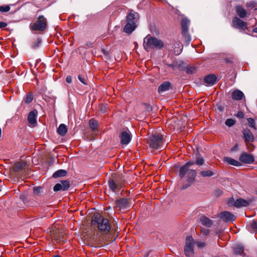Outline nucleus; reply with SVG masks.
<instances>
[{
	"mask_svg": "<svg viewBox=\"0 0 257 257\" xmlns=\"http://www.w3.org/2000/svg\"><path fill=\"white\" fill-rule=\"evenodd\" d=\"M195 162L196 165L202 166L204 163V160L202 157H198Z\"/></svg>",
	"mask_w": 257,
	"mask_h": 257,
	"instance_id": "36",
	"label": "nucleus"
},
{
	"mask_svg": "<svg viewBox=\"0 0 257 257\" xmlns=\"http://www.w3.org/2000/svg\"><path fill=\"white\" fill-rule=\"evenodd\" d=\"M243 138L245 142L247 144L249 142H253L254 141V137L250 130L248 128L243 129L242 131Z\"/></svg>",
	"mask_w": 257,
	"mask_h": 257,
	"instance_id": "14",
	"label": "nucleus"
},
{
	"mask_svg": "<svg viewBox=\"0 0 257 257\" xmlns=\"http://www.w3.org/2000/svg\"><path fill=\"white\" fill-rule=\"evenodd\" d=\"M225 61L227 63H232V61L230 60H229L228 59H225Z\"/></svg>",
	"mask_w": 257,
	"mask_h": 257,
	"instance_id": "54",
	"label": "nucleus"
},
{
	"mask_svg": "<svg viewBox=\"0 0 257 257\" xmlns=\"http://www.w3.org/2000/svg\"><path fill=\"white\" fill-rule=\"evenodd\" d=\"M235 11L237 15L241 19H243L247 16L246 10L240 6H237L235 7Z\"/></svg>",
	"mask_w": 257,
	"mask_h": 257,
	"instance_id": "20",
	"label": "nucleus"
},
{
	"mask_svg": "<svg viewBox=\"0 0 257 257\" xmlns=\"http://www.w3.org/2000/svg\"><path fill=\"white\" fill-rule=\"evenodd\" d=\"M219 217L225 222L233 221L235 220L236 217L228 211L221 212Z\"/></svg>",
	"mask_w": 257,
	"mask_h": 257,
	"instance_id": "15",
	"label": "nucleus"
},
{
	"mask_svg": "<svg viewBox=\"0 0 257 257\" xmlns=\"http://www.w3.org/2000/svg\"><path fill=\"white\" fill-rule=\"evenodd\" d=\"M47 21L43 15L38 17L37 20L30 25V28L33 31H44L47 28Z\"/></svg>",
	"mask_w": 257,
	"mask_h": 257,
	"instance_id": "7",
	"label": "nucleus"
},
{
	"mask_svg": "<svg viewBox=\"0 0 257 257\" xmlns=\"http://www.w3.org/2000/svg\"><path fill=\"white\" fill-rule=\"evenodd\" d=\"M1 134H2V130L0 128V137H1Z\"/></svg>",
	"mask_w": 257,
	"mask_h": 257,
	"instance_id": "60",
	"label": "nucleus"
},
{
	"mask_svg": "<svg viewBox=\"0 0 257 257\" xmlns=\"http://www.w3.org/2000/svg\"><path fill=\"white\" fill-rule=\"evenodd\" d=\"M200 174L203 177H210L213 176L214 173L211 170H204L201 171Z\"/></svg>",
	"mask_w": 257,
	"mask_h": 257,
	"instance_id": "31",
	"label": "nucleus"
},
{
	"mask_svg": "<svg viewBox=\"0 0 257 257\" xmlns=\"http://www.w3.org/2000/svg\"><path fill=\"white\" fill-rule=\"evenodd\" d=\"M38 115V111L36 109L31 110L28 116V121L29 123L33 126L37 124V117Z\"/></svg>",
	"mask_w": 257,
	"mask_h": 257,
	"instance_id": "13",
	"label": "nucleus"
},
{
	"mask_svg": "<svg viewBox=\"0 0 257 257\" xmlns=\"http://www.w3.org/2000/svg\"><path fill=\"white\" fill-rule=\"evenodd\" d=\"M196 176V172L195 170L190 169L188 168L185 169V167L182 166L179 169V176L181 178L186 176L187 183L182 186L181 189L184 190L190 186L194 181Z\"/></svg>",
	"mask_w": 257,
	"mask_h": 257,
	"instance_id": "3",
	"label": "nucleus"
},
{
	"mask_svg": "<svg viewBox=\"0 0 257 257\" xmlns=\"http://www.w3.org/2000/svg\"><path fill=\"white\" fill-rule=\"evenodd\" d=\"M218 109H219L221 111H223V110H224V108H223V107H222V106H220L218 107Z\"/></svg>",
	"mask_w": 257,
	"mask_h": 257,
	"instance_id": "55",
	"label": "nucleus"
},
{
	"mask_svg": "<svg viewBox=\"0 0 257 257\" xmlns=\"http://www.w3.org/2000/svg\"><path fill=\"white\" fill-rule=\"evenodd\" d=\"M239 161L244 164H252L254 161V156L245 152L242 153L239 157Z\"/></svg>",
	"mask_w": 257,
	"mask_h": 257,
	"instance_id": "12",
	"label": "nucleus"
},
{
	"mask_svg": "<svg viewBox=\"0 0 257 257\" xmlns=\"http://www.w3.org/2000/svg\"><path fill=\"white\" fill-rule=\"evenodd\" d=\"M201 232L203 235H207L209 233L210 231L208 229L202 228L201 230Z\"/></svg>",
	"mask_w": 257,
	"mask_h": 257,
	"instance_id": "43",
	"label": "nucleus"
},
{
	"mask_svg": "<svg viewBox=\"0 0 257 257\" xmlns=\"http://www.w3.org/2000/svg\"><path fill=\"white\" fill-rule=\"evenodd\" d=\"M70 186V181L68 180H62L59 183L56 184L53 188L55 192H57L60 190L66 191Z\"/></svg>",
	"mask_w": 257,
	"mask_h": 257,
	"instance_id": "11",
	"label": "nucleus"
},
{
	"mask_svg": "<svg viewBox=\"0 0 257 257\" xmlns=\"http://www.w3.org/2000/svg\"><path fill=\"white\" fill-rule=\"evenodd\" d=\"M78 79L81 82H82L84 85H86L88 84L87 82V79L85 78V76L81 75H79L78 76Z\"/></svg>",
	"mask_w": 257,
	"mask_h": 257,
	"instance_id": "39",
	"label": "nucleus"
},
{
	"mask_svg": "<svg viewBox=\"0 0 257 257\" xmlns=\"http://www.w3.org/2000/svg\"><path fill=\"white\" fill-rule=\"evenodd\" d=\"M197 71V68L195 66H191L188 68L186 70L187 74H194Z\"/></svg>",
	"mask_w": 257,
	"mask_h": 257,
	"instance_id": "35",
	"label": "nucleus"
},
{
	"mask_svg": "<svg viewBox=\"0 0 257 257\" xmlns=\"http://www.w3.org/2000/svg\"><path fill=\"white\" fill-rule=\"evenodd\" d=\"M33 100V95L32 93H28L24 98V101L27 103L29 104L32 102Z\"/></svg>",
	"mask_w": 257,
	"mask_h": 257,
	"instance_id": "32",
	"label": "nucleus"
},
{
	"mask_svg": "<svg viewBox=\"0 0 257 257\" xmlns=\"http://www.w3.org/2000/svg\"><path fill=\"white\" fill-rule=\"evenodd\" d=\"M66 80L68 83H71L72 82V78H71V76H67Z\"/></svg>",
	"mask_w": 257,
	"mask_h": 257,
	"instance_id": "48",
	"label": "nucleus"
},
{
	"mask_svg": "<svg viewBox=\"0 0 257 257\" xmlns=\"http://www.w3.org/2000/svg\"><path fill=\"white\" fill-rule=\"evenodd\" d=\"M109 187L110 189L113 191L115 192V191L118 189H120L121 187L119 186V185L115 183L113 180H111L110 179L108 182Z\"/></svg>",
	"mask_w": 257,
	"mask_h": 257,
	"instance_id": "29",
	"label": "nucleus"
},
{
	"mask_svg": "<svg viewBox=\"0 0 257 257\" xmlns=\"http://www.w3.org/2000/svg\"><path fill=\"white\" fill-rule=\"evenodd\" d=\"M171 87V83L169 81H165L161 84L158 87V92L161 93L163 92L169 90Z\"/></svg>",
	"mask_w": 257,
	"mask_h": 257,
	"instance_id": "21",
	"label": "nucleus"
},
{
	"mask_svg": "<svg viewBox=\"0 0 257 257\" xmlns=\"http://www.w3.org/2000/svg\"><path fill=\"white\" fill-rule=\"evenodd\" d=\"M101 111H102L103 113H104V112H105V109H102V108H101Z\"/></svg>",
	"mask_w": 257,
	"mask_h": 257,
	"instance_id": "58",
	"label": "nucleus"
},
{
	"mask_svg": "<svg viewBox=\"0 0 257 257\" xmlns=\"http://www.w3.org/2000/svg\"><path fill=\"white\" fill-rule=\"evenodd\" d=\"M244 247L241 245H236L234 248V253L236 255H245Z\"/></svg>",
	"mask_w": 257,
	"mask_h": 257,
	"instance_id": "24",
	"label": "nucleus"
},
{
	"mask_svg": "<svg viewBox=\"0 0 257 257\" xmlns=\"http://www.w3.org/2000/svg\"><path fill=\"white\" fill-rule=\"evenodd\" d=\"M90 128L93 131L97 130L99 126L98 122L94 118H91L89 121Z\"/></svg>",
	"mask_w": 257,
	"mask_h": 257,
	"instance_id": "27",
	"label": "nucleus"
},
{
	"mask_svg": "<svg viewBox=\"0 0 257 257\" xmlns=\"http://www.w3.org/2000/svg\"><path fill=\"white\" fill-rule=\"evenodd\" d=\"M115 205L114 208L116 210L126 209L131 206L130 203L127 199L121 198L115 201Z\"/></svg>",
	"mask_w": 257,
	"mask_h": 257,
	"instance_id": "9",
	"label": "nucleus"
},
{
	"mask_svg": "<svg viewBox=\"0 0 257 257\" xmlns=\"http://www.w3.org/2000/svg\"><path fill=\"white\" fill-rule=\"evenodd\" d=\"M53 257H61L59 255H55Z\"/></svg>",
	"mask_w": 257,
	"mask_h": 257,
	"instance_id": "59",
	"label": "nucleus"
},
{
	"mask_svg": "<svg viewBox=\"0 0 257 257\" xmlns=\"http://www.w3.org/2000/svg\"><path fill=\"white\" fill-rule=\"evenodd\" d=\"M7 25H8V24L7 23L0 21V29L5 28V27H7Z\"/></svg>",
	"mask_w": 257,
	"mask_h": 257,
	"instance_id": "46",
	"label": "nucleus"
},
{
	"mask_svg": "<svg viewBox=\"0 0 257 257\" xmlns=\"http://www.w3.org/2000/svg\"><path fill=\"white\" fill-rule=\"evenodd\" d=\"M199 220L203 226L207 227H210L213 224L212 220L203 215L199 217Z\"/></svg>",
	"mask_w": 257,
	"mask_h": 257,
	"instance_id": "17",
	"label": "nucleus"
},
{
	"mask_svg": "<svg viewBox=\"0 0 257 257\" xmlns=\"http://www.w3.org/2000/svg\"><path fill=\"white\" fill-rule=\"evenodd\" d=\"M120 143L123 145H127L131 140V137L128 132L122 131L119 135Z\"/></svg>",
	"mask_w": 257,
	"mask_h": 257,
	"instance_id": "16",
	"label": "nucleus"
},
{
	"mask_svg": "<svg viewBox=\"0 0 257 257\" xmlns=\"http://www.w3.org/2000/svg\"><path fill=\"white\" fill-rule=\"evenodd\" d=\"M147 144L154 150H159L164 147V140L163 135L156 133L151 135L147 139Z\"/></svg>",
	"mask_w": 257,
	"mask_h": 257,
	"instance_id": "4",
	"label": "nucleus"
},
{
	"mask_svg": "<svg viewBox=\"0 0 257 257\" xmlns=\"http://www.w3.org/2000/svg\"><path fill=\"white\" fill-rule=\"evenodd\" d=\"M217 80L216 76L214 74H209L204 78V82L209 85H214Z\"/></svg>",
	"mask_w": 257,
	"mask_h": 257,
	"instance_id": "18",
	"label": "nucleus"
},
{
	"mask_svg": "<svg viewBox=\"0 0 257 257\" xmlns=\"http://www.w3.org/2000/svg\"><path fill=\"white\" fill-rule=\"evenodd\" d=\"M232 26L234 28L242 30L247 29V23L236 16L232 19Z\"/></svg>",
	"mask_w": 257,
	"mask_h": 257,
	"instance_id": "10",
	"label": "nucleus"
},
{
	"mask_svg": "<svg viewBox=\"0 0 257 257\" xmlns=\"http://www.w3.org/2000/svg\"><path fill=\"white\" fill-rule=\"evenodd\" d=\"M250 227L252 228L254 232H257V220H253L250 223Z\"/></svg>",
	"mask_w": 257,
	"mask_h": 257,
	"instance_id": "37",
	"label": "nucleus"
},
{
	"mask_svg": "<svg viewBox=\"0 0 257 257\" xmlns=\"http://www.w3.org/2000/svg\"><path fill=\"white\" fill-rule=\"evenodd\" d=\"M252 32L254 33H257V27L254 28L252 30Z\"/></svg>",
	"mask_w": 257,
	"mask_h": 257,
	"instance_id": "57",
	"label": "nucleus"
},
{
	"mask_svg": "<svg viewBox=\"0 0 257 257\" xmlns=\"http://www.w3.org/2000/svg\"><path fill=\"white\" fill-rule=\"evenodd\" d=\"M102 52L105 55H108V52L105 51L104 49L102 50Z\"/></svg>",
	"mask_w": 257,
	"mask_h": 257,
	"instance_id": "56",
	"label": "nucleus"
},
{
	"mask_svg": "<svg viewBox=\"0 0 257 257\" xmlns=\"http://www.w3.org/2000/svg\"><path fill=\"white\" fill-rule=\"evenodd\" d=\"M57 132L61 136H64L67 132L66 125L64 124H61L57 128Z\"/></svg>",
	"mask_w": 257,
	"mask_h": 257,
	"instance_id": "25",
	"label": "nucleus"
},
{
	"mask_svg": "<svg viewBox=\"0 0 257 257\" xmlns=\"http://www.w3.org/2000/svg\"><path fill=\"white\" fill-rule=\"evenodd\" d=\"M91 223L94 228H97L102 234H107L111 228L109 220L97 212L93 214Z\"/></svg>",
	"mask_w": 257,
	"mask_h": 257,
	"instance_id": "1",
	"label": "nucleus"
},
{
	"mask_svg": "<svg viewBox=\"0 0 257 257\" xmlns=\"http://www.w3.org/2000/svg\"><path fill=\"white\" fill-rule=\"evenodd\" d=\"M248 205L249 202L247 200L242 198H239L236 199L233 203V206L237 208H240L241 207H246L248 206Z\"/></svg>",
	"mask_w": 257,
	"mask_h": 257,
	"instance_id": "19",
	"label": "nucleus"
},
{
	"mask_svg": "<svg viewBox=\"0 0 257 257\" xmlns=\"http://www.w3.org/2000/svg\"><path fill=\"white\" fill-rule=\"evenodd\" d=\"M194 239L191 236H187L186 238L184 251L187 257H191L194 254Z\"/></svg>",
	"mask_w": 257,
	"mask_h": 257,
	"instance_id": "8",
	"label": "nucleus"
},
{
	"mask_svg": "<svg viewBox=\"0 0 257 257\" xmlns=\"http://www.w3.org/2000/svg\"><path fill=\"white\" fill-rule=\"evenodd\" d=\"M190 23V20L187 18L182 19L181 22V33L186 45H188L191 40V36L188 32V27Z\"/></svg>",
	"mask_w": 257,
	"mask_h": 257,
	"instance_id": "6",
	"label": "nucleus"
},
{
	"mask_svg": "<svg viewBox=\"0 0 257 257\" xmlns=\"http://www.w3.org/2000/svg\"><path fill=\"white\" fill-rule=\"evenodd\" d=\"M169 67L172 68L173 69H175V68H176L177 66V63L176 64H171L168 65Z\"/></svg>",
	"mask_w": 257,
	"mask_h": 257,
	"instance_id": "49",
	"label": "nucleus"
},
{
	"mask_svg": "<svg viewBox=\"0 0 257 257\" xmlns=\"http://www.w3.org/2000/svg\"><path fill=\"white\" fill-rule=\"evenodd\" d=\"M238 145L236 144L233 147H232L231 149V151H236L238 150Z\"/></svg>",
	"mask_w": 257,
	"mask_h": 257,
	"instance_id": "47",
	"label": "nucleus"
},
{
	"mask_svg": "<svg viewBox=\"0 0 257 257\" xmlns=\"http://www.w3.org/2000/svg\"><path fill=\"white\" fill-rule=\"evenodd\" d=\"M247 120L248 121V124L249 126L252 127L254 129L256 130V128L254 120L251 117L248 118L247 119Z\"/></svg>",
	"mask_w": 257,
	"mask_h": 257,
	"instance_id": "33",
	"label": "nucleus"
},
{
	"mask_svg": "<svg viewBox=\"0 0 257 257\" xmlns=\"http://www.w3.org/2000/svg\"><path fill=\"white\" fill-rule=\"evenodd\" d=\"M197 245H198V247H202L205 246V244L204 242H198L197 243Z\"/></svg>",
	"mask_w": 257,
	"mask_h": 257,
	"instance_id": "52",
	"label": "nucleus"
},
{
	"mask_svg": "<svg viewBox=\"0 0 257 257\" xmlns=\"http://www.w3.org/2000/svg\"><path fill=\"white\" fill-rule=\"evenodd\" d=\"M235 120L232 118H227L225 121V124L229 127L233 126L235 123Z\"/></svg>",
	"mask_w": 257,
	"mask_h": 257,
	"instance_id": "34",
	"label": "nucleus"
},
{
	"mask_svg": "<svg viewBox=\"0 0 257 257\" xmlns=\"http://www.w3.org/2000/svg\"><path fill=\"white\" fill-rule=\"evenodd\" d=\"M42 189V188L41 187H34L33 191L35 194H38L41 192Z\"/></svg>",
	"mask_w": 257,
	"mask_h": 257,
	"instance_id": "42",
	"label": "nucleus"
},
{
	"mask_svg": "<svg viewBox=\"0 0 257 257\" xmlns=\"http://www.w3.org/2000/svg\"><path fill=\"white\" fill-rule=\"evenodd\" d=\"M236 116L239 118H242L244 117V113L241 111H238Z\"/></svg>",
	"mask_w": 257,
	"mask_h": 257,
	"instance_id": "44",
	"label": "nucleus"
},
{
	"mask_svg": "<svg viewBox=\"0 0 257 257\" xmlns=\"http://www.w3.org/2000/svg\"><path fill=\"white\" fill-rule=\"evenodd\" d=\"M111 180H113L115 183L117 185H119L120 187H121V180L120 176L116 174H114L112 175L111 178H110Z\"/></svg>",
	"mask_w": 257,
	"mask_h": 257,
	"instance_id": "30",
	"label": "nucleus"
},
{
	"mask_svg": "<svg viewBox=\"0 0 257 257\" xmlns=\"http://www.w3.org/2000/svg\"><path fill=\"white\" fill-rule=\"evenodd\" d=\"M244 97V94L238 89H235L232 92V98L234 100H240Z\"/></svg>",
	"mask_w": 257,
	"mask_h": 257,
	"instance_id": "22",
	"label": "nucleus"
},
{
	"mask_svg": "<svg viewBox=\"0 0 257 257\" xmlns=\"http://www.w3.org/2000/svg\"><path fill=\"white\" fill-rule=\"evenodd\" d=\"M67 174V172L66 170H63V169H60V170H59L57 171L56 172H55L53 174L52 176L54 178H57L58 177H64V176H66Z\"/></svg>",
	"mask_w": 257,
	"mask_h": 257,
	"instance_id": "28",
	"label": "nucleus"
},
{
	"mask_svg": "<svg viewBox=\"0 0 257 257\" xmlns=\"http://www.w3.org/2000/svg\"><path fill=\"white\" fill-rule=\"evenodd\" d=\"M215 193H216L217 196H220L221 194H222V191H221L220 190L218 189V190H216L215 191Z\"/></svg>",
	"mask_w": 257,
	"mask_h": 257,
	"instance_id": "50",
	"label": "nucleus"
},
{
	"mask_svg": "<svg viewBox=\"0 0 257 257\" xmlns=\"http://www.w3.org/2000/svg\"><path fill=\"white\" fill-rule=\"evenodd\" d=\"M86 46L88 47H91L92 46V43L91 42H87V43L86 44Z\"/></svg>",
	"mask_w": 257,
	"mask_h": 257,
	"instance_id": "53",
	"label": "nucleus"
},
{
	"mask_svg": "<svg viewBox=\"0 0 257 257\" xmlns=\"http://www.w3.org/2000/svg\"><path fill=\"white\" fill-rule=\"evenodd\" d=\"M139 19V14L131 10L126 16V24L123 28V31L128 34H131L137 28V23Z\"/></svg>",
	"mask_w": 257,
	"mask_h": 257,
	"instance_id": "2",
	"label": "nucleus"
},
{
	"mask_svg": "<svg viewBox=\"0 0 257 257\" xmlns=\"http://www.w3.org/2000/svg\"><path fill=\"white\" fill-rule=\"evenodd\" d=\"M164 46L163 41L156 37L147 36L144 39V47L147 51H149V48L160 49Z\"/></svg>",
	"mask_w": 257,
	"mask_h": 257,
	"instance_id": "5",
	"label": "nucleus"
},
{
	"mask_svg": "<svg viewBox=\"0 0 257 257\" xmlns=\"http://www.w3.org/2000/svg\"><path fill=\"white\" fill-rule=\"evenodd\" d=\"M41 42V39L40 38H37L36 40V41L33 43L32 45V48L33 49H36L38 48L40 46Z\"/></svg>",
	"mask_w": 257,
	"mask_h": 257,
	"instance_id": "38",
	"label": "nucleus"
},
{
	"mask_svg": "<svg viewBox=\"0 0 257 257\" xmlns=\"http://www.w3.org/2000/svg\"><path fill=\"white\" fill-rule=\"evenodd\" d=\"M55 239L56 240L57 242H60L61 241V238L57 235H55L54 236Z\"/></svg>",
	"mask_w": 257,
	"mask_h": 257,
	"instance_id": "51",
	"label": "nucleus"
},
{
	"mask_svg": "<svg viewBox=\"0 0 257 257\" xmlns=\"http://www.w3.org/2000/svg\"><path fill=\"white\" fill-rule=\"evenodd\" d=\"M195 162L189 161L187 163H186L183 166L185 167V169H186V168H189V167L191 166H192L193 165H195Z\"/></svg>",
	"mask_w": 257,
	"mask_h": 257,
	"instance_id": "41",
	"label": "nucleus"
},
{
	"mask_svg": "<svg viewBox=\"0 0 257 257\" xmlns=\"http://www.w3.org/2000/svg\"><path fill=\"white\" fill-rule=\"evenodd\" d=\"M184 67V63L181 62L180 64H178L177 63L176 68H178L180 70H183Z\"/></svg>",
	"mask_w": 257,
	"mask_h": 257,
	"instance_id": "45",
	"label": "nucleus"
},
{
	"mask_svg": "<svg viewBox=\"0 0 257 257\" xmlns=\"http://www.w3.org/2000/svg\"><path fill=\"white\" fill-rule=\"evenodd\" d=\"M26 163L25 162H19L15 163L13 166V170L15 172H20L25 169Z\"/></svg>",
	"mask_w": 257,
	"mask_h": 257,
	"instance_id": "23",
	"label": "nucleus"
},
{
	"mask_svg": "<svg viewBox=\"0 0 257 257\" xmlns=\"http://www.w3.org/2000/svg\"><path fill=\"white\" fill-rule=\"evenodd\" d=\"M10 10V7L9 6H0V12H7Z\"/></svg>",
	"mask_w": 257,
	"mask_h": 257,
	"instance_id": "40",
	"label": "nucleus"
},
{
	"mask_svg": "<svg viewBox=\"0 0 257 257\" xmlns=\"http://www.w3.org/2000/svg\"><path fill=\"white\" fill-rule=\"evenodd\" d=\"M224 161L228 164L234 166H239L241 165L237 161L229 157H224Z\"/></svg>",
	"mask_w": 257,
	"mask_h": 257,
	"instance_id": "26",
	"label": "nucleus"
}]
</instances>
